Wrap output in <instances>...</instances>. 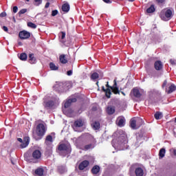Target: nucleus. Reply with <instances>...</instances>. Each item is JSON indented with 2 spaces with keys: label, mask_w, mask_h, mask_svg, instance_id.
I'll list each match as a JSON object with an SVG mask.
<instances>
[{
  "label": "nucleus",
  "mask_w": 176,
  "mask_h": 176,
  "mask_svg": "<svg viewBox=\"0 0 176 176\" xmlns=\"http://www.w3.org/2000/svg\"><path fill=\"white\" fill-rule=\"evenodd\" d=\"M19 36L20 39H28V38L31 36V33H30V32H28L26 30H23L19 32Z\"/></svg>",
  "instance_id": "obj_13"
},
{
  "label": "nucleus",
  "mask_w": 176,
  "mask_h": 176,
  "mask_svg": "<svg viewBox=\"0 0 176 176\" xmlns=\"http://www.w3.org/2000/svg\"><path fill=\"white\" fill-rule=\"evenodd\" d=\"M138 121H139L140 123H142V122H143L142 120L139 119Z\"/></svg>",
  "instance_id": "obj_55"
},
{
  "label": "nucleus",
  "mask_w": 176,
  "mask_h": 176,
  "mask_svg": "<svg viewBox=\"0 0 176 176\" xmlns=\"http://www.w3.org/2000/svg\"><path fill=\"white\" fill-rule=\"evenodd\" d=\"M59 155L60 156H67L69 155L72 152L71 144H60L58 146Z\"/></svg>",
  "instance_id": "obj_4"
},
{
  "label": "nucleus",
  "mask_w": 176,
  "mask_h": 176,
  "mask_svg": "<svg viewBox=\"0 0 176 176\" xmlns=\"http://www.w3.org/2000/svg\"><path fill=\"white\" fill-rule=\"evenodd\" d=\"M17 10H19V8H17V6H14L13 7V12L14 13H17Z\"/></svg>",
  "instance_id": "obj_43"
},
{
  "label": "nucleus",
  "mask_w": 176,
  "mask_h": 176,
  "mask_svg": "<svg viewBox=\"0 0 176 176\" xmlns=\"http://www.w3.org/2000/svg\"><path fill=\"white\" fill-rule=\"evenodd\" d=\"M108 115H113L115 113V107L108 106L107 108Z\"/></svg>",
  "instance_id": "obj_21"
},
{
  "label": "nucleus",
  "mask_w": 176,
  "mask_h": 176,
  "mask_svg": "<svg viewBox=\"0 0 176 176\" xmlns=\"http://www.w3.org/2000/svg\"><path fill=\"white\" fill-rule=\"evenodd\" d=\"M154 66L157 71H160V69H162V68H163V64L162 63V61H160V60H157L155 63Z\"/></svg>",
  "instance_id": "obj_20"
},
{
  "label": "nucleus",
  "mask_w": 176,
  "mask_h": 176,
  "mask_svg": "<svg viewBox=\"0 0 176 176\" xmlns=\"http://www.w3.org/2000/svg\"><path fill=\"white\" fill-rule=\"evenodd\" d=\"M127 142V135L122 133L116 139L112 140V145L117 151H124L129 149Z\"/></svg>",
  "instance_id": "obj_1"
},
{
  "label": "nucleus",
  "mask_w": 176,
  "mask_h": 176,
  "mask_svg": "<svg viewBox=\"0 0 176 176\" xmlns=\"http://www.w3.org/2000/svg\"><path fill=\"white\" fill-rule=\"evenodd\" d=\"M27 1V2H30V0H26Z\"/></svg>",
  "instance_id": "obj_60"
},
{
  "label": "nucleus",
  "mask_w": 176,
  "mask_h": 176,
  "mask_svg": "<svg viewBox=\"0 0 176 176\" xmlns=\"http://www.w3.org/2000/svg\"><path fill=\"white\" fill-rule=\"evenodd\" d=\"M58 14V11L57 10H52V16L54 17V16H57Z\"/></svg>",
  "instance_id": "obj_40"
},
{
  "label": "nucleus",
  "mask_w": 176,
  "mask_h": 176,
  "mask_svg": "<svg viewBox=\"0 0 176 176\" xmlns=\"http://www.w3.org/2000/svg\"><path fill=\"white\" fill-rule=\"evenodd\" d=\"M166 155V148H161L159 152L160 159H163Z\"/></svg>",
  "instance_id": "obj_29"
},
{
  "label": "nucleus",
  "mask_w": 176,
  "mask_h": 176,
  "mask_svg": "<svg viewBox=\"0 0 176 176\" xmlns=\"http://www.w3.org/2000/svg\"><path fill=\"white\" fill-rule=\"evenodd\" d=\"M19 58L22 61H25V60H27V54L26 53L21 54L20 56H19Z\"/></svg>",
  "instance_id": "obj_32"
},
{
  "label": "nucleus",
  "mask_w": 176,
  "mask_h": 176,
  "mask_svg": "<svg viewBox=\"0 0 176 176\" xmlns=\"http://www.w3.org/2000/svg\"><path fill=\"white\" fill-rule=\"evenodd\" d=\"M113 85L112 87L109 86V84H108V82L106 85V87L107 89H105V87H102V91H104L105 96L107 98H111V94H112V92L111 90H112L113 93L114 94H120V91H119V87H118V83L116 82V79L113 80Z\"/></svg>",
  "instance_id": "obj_2"
},
{
  "label": "nucleus",
  "mask_w": 176,
  "mask_h": 176,
  "mask_svg": "<svg viewBox=\"0 0 176 176\" xmlns=\"http://www.w3.org/2000/svg\"><path fill=\"white\" fill-rule=\"evenodd\" d=\"M176 91V86L174 84L170 85L169 87V90L168 91V94H170L173 91Z\"/></svg>",
  "instance_id": "obj_30"
},
{
  "label": "nucleus",
  "mask_w": 176,
  "mask_h": 176,
  "mask_svg": "<svg viewBox=\"0 0 176 176\" xmlns=\"http://www.w3.org/2000/svg\"><path fill=\"white\" fill-rule=\"evenodd\" d=\"M29 144H30V137L26 136L23 138V142H22L20 146L23 149L24 148H27Z\"/></svg>",
  "instance_id": "obj_15"
},
{
  "label": "nucleus",
  "mask_w": 176,
  "mask_h": 176,
  "mask_svg": "<svg viewBox=\"0 0 176 176\" xmlns=\"http://www.w3.org/2000/svg\"><path fill=\"white\" fill-rule=\"evenodd\" d=\"M55 90L58 93H65L67 91V86L63 82H59L55 85Z\"/></svg>",
  "instance_id": "obj_9"
},
{
  "label": "nucleus",
  "mask_w": 176,
  "mask_h": 176,
  "mask_svg": "<svg viewBox=\"0 0 176 176\" xmlns=\"http://www.w3.org/2000/svg\"><path fill=\"white\" fill-rule=\"evenodd\" d=\"M142 138V135L138 133L137 134V141H140Z\"/></svg>",
  "instance_id": "obj_41"
},
{
  "label": "nucleus",
  "mask_w": 176,
  "mask_h": 176,
  "mask_svg": "<svg viewBox=\"0 0 176 176\" xmlns=\"http://www.w3.org/2000/svg\"><path fill=\"white\" fill-rule=\"evenodd\" d=\"M49 6H50V2H47L45 6V9H47V8H49Z\"/></svg>",
  "instance_id": "obj_49"
},
{
  "label": "nucleus",
  "mask_w": 176,
  "mask_h": 176,
  "mask_svg": "<svg viewBox=\"0 0 176 176\" xmlns=\"http://www.w3.org/2000/svg\"><path fill=\"white\" fill-rule=\"evenodd\" d=\"M157 2H158V3H163V2H164V0H157Z\"/></svg>",
  "instance_id": "obj_51"
},
{
  "label": "nucleus",
  "mask_w": 176,
  "mask_h": 176,
  "mask_svg": "<svg viewBox=\"0 0 176 176\" xmlns=\"http://www.w3.org/2000/svg\"><path fill=\"white\" fill-rule=\"evenodd\" d=\"M132 94L135 97V98H141V96L144 94V90L133 88L132 90Z\"/></svg>",
  "instance_id": "obj_12"
},
{
  "label": "nucleus",
  "mask_w": 176,
  "mask_h": 176,
  "mask_svg": "<svg viewBox=\"0 0 176 176\" xmlns=\"http://www.w3.org/2000/svg\"><path fill=\"white\" fill-rule=\"evenodd\" d=\"M130 126L133 130H137L140 127V126H137V121L135 120H131Z\"/></svg>",
  "instance_id": "obj_22"
},
{
  "label": "nucleus",
  "mask_w": 176,
  "mask_h": 176,
  "mask_svg": "<svg viewBox=\"0 0 176 176\" xmlns=\"http://www.w3.org/2000/svg\"><path fill=\"white\" fill-rule=\"evenodd\" d=\"M154 117L157 120H159V119H160V118H162V113L157 111L155 113L154 115Z\"/></svg>",
  "instance_id": "obj_35"
},
{
  "label": "nucleus",
  "mask_w": 176,
  "mask_h": 176,
  "mask_svg": "<svg viewBox=\"0 0 176 176\" xmlns=\"http://www.w3.org/2000/svg\"><path fill=\"white\" fill-rule=\"evenodd\" d=\"M14 23H16V19H14Z\"/></svg>",
  "instance_id": "obj_58"
},
{
  "label": "nucleus",
  "mask_w": 176,
  "mask_h": 176,
  "mask_svg": "<svg viewBox=\"0 0 176 176\" xmlns=\"http://www.w3.org/2000/svg\"><path fill=\"white\" fill-rule=\"evenodd\" d=\"M76 98H70L65 101L64 108L63 109V113H65V115L69 116L71 113H72V110L67 111V109H68V108L71 107L72 102H76Z\"/></svg>",
  "instance_id": "obj_6"
},
{
  "label": "nucleus",
  "mask_w": 176,
  "mask_h": 176,
  "mask_svg": "<svg viewBox=\"0 0 176 176\" xmlns=\"http://www.w3.org/2000/svg\"><path fill=\"white\" fill-rule=\"evenodd\" d=\"M166 86H167V80H164V82L162 85V87L164 88V87H166Z\"/></svg>",
  "instance_id": "obj_50"
},
{
  "label": "nucleus",
  "mask_w": 176,
  "mask_h": 176,
  "mask_svg": "<svg viewBox=\"0 0 176 176\" xmlns=\"http://www.w3.org/2000/svg\"><path fill=\"white\" fill-rule=\"evenodd\" d=\"M100 166L95 165L93 166L91 171L94 175H97V174L100 173Z\"/></svg>",
  "instance_id": "obj_18"
},
{
  "label": "nucleus",
  "mask_w": 176,
  "mask_h": 176,
  "mask_svg": "<svg viewBox=\"0 0 176 176\" xmlns=\"http://www.w3.org/2000/svg\"><path fill=\"white\" fill-rule=\"evenodd\" d=\"M58 171L60 174H64V173H65V171H67V168L64 166H58Z\"/></svg>",
  "instance_id": "obj_28"
},
{
  "label": "nucleus",
  "mask_w": 176,
  "mask_h": 176,
  "mask_svg": "<svg viewBox=\"0 0 176 176\" xmlns=\"http://www.w3.org/2000/svg\"><path fill=\"white\" fill-rule=\"evenodd\" d=\"M17 140H18L19 142L23 143V139H21L20 138H19Z\"/></svg>",
  "instance_id": "obj_52"
},
{
  "label": "nucleus",
  "mask_w": 176,
  "mask_h": 176,
  "mask_svg": "<svg viewBox=\"0 0 176 176\" xmlns=\"http://www.w3.org/2000/svg\"><path fill=\"white\" fill-rule=\"evenodd\" d=\"M87 138H89L91 142H96V139H94V138L91 135L87 134Z\"/></svg>",
  "instance_id": "obj_37"
},
{
  "label": "nucleus",
  "mask_w": 176,
  "mask_h": 176,
  "mask_svg": "<svg viewBox=\"0 0 176 176\" xmlns=\"http://www.w3.org/2000/svg\"><path fill=\"white\" fill-rule=\"evenodd\" d=\"M0 17H6V12H3L0 14Z\"/></svg>",
  "instance_id": "obj_44"
},
{
  "label": "nucleus",
  "mask_w": 176,
  "mask_h": 176,
  "mask_svg": "<svg viewBox=\"0 0 176 176\" xmlns=\"http://www.w3.org/2000/svg\"><path fill=\"white\" fill-rule=\"evenodd\" d=\"M121 93L124 95V96H126V94L123 91H121Z\"/></svg>",
  "instance_id": "obj_57"
},
{
  "label": "nucleus",
  "mask_w": 176,
  "mask_h": 176,
  "mask_svg": "<svg viewBox=\"0 0 176 176\" xmlns=\"http://www.w3.org/2000/svg\"><path fill=\"white\" fill-rule=\"evenodd\" d=\"M89 164H90V162H89L88 160H84L78 165V169L82 171L85 170V168L89 166Z\"/></svg>",
  "instance_id": "obj_16"
},
{
  "label": "nucleus",
  "mask_w": 176,
  "mask_h": 176,
  "mask_svg": "<svg viewBox=\"0 0 176 176\" xmlns=\"http://www.w3.org/2000/svg\"><path fill=\"white\" fill-rule=\"evenodd\" d=\"M62 10L63 12H66V13L69 12V4L68 3H64L62 6Z\"/></svg>",
  "instance_id": "obj_24"
},
{
  "label": "nucleus",
  "mask_w": 176,
  "mask_h": 176,
  "mask_svg": "<svg viewBox=\"0 0 176 176\" xmlns=\"http://www.w3.org/2000/svg\"><path fill=\"white\" fill-rule=\"evenodd\" d=\"M102 1L105 3H112V1H111V0H102Z\"/></svg>",
  "instance_id": "obj_48"
},
{
  "label": "nucleus",
  "mask_w": 176,
  "mask_h": 176,
  "mask_svg": "<svg viewBox=\"0 0 176 176\" xmlns=\"http://www.w3.org/2000/svg\"><path fill=\"white\" fill-rule=\"evenodd\" d=\"M28 27H30V28H36V25L32 22L28 23Z\"/></svg>",
  "instance_id": "obj_36"
},
{
  "label": "nucleus",
  "mask_w": 176,
  "mask_h": 176,
  "mask_svg": "<svg viewBox=\"0 0 176 176\" xmlns=\"http://www.w3.org/2000/svg\"><path fill=\"white\" fill-rule=\"evenodd\" d=\"M116 122H117V124H118V126H119V127H124V124H126V119L123 116L118 117L117 118Z\"/></svg>",
  "instance_id": "obj_14"
},
{
  "label": "nucleus",
  "mask_w": 176,
  "mask_h": 176,
  "mask_svg": "<svg viewBox=\"0 0 176 176\" xmlns=\"http://www.w3.org/2000/svg\"><path fill=\"white\" fill-rule=\"evenodd\" d=\"M94 148V144H89L84 146V151H89V149H93Z\"/></svg>",
  "instance_id": "obj_31"
},
{
  "label": "nucleus",
  "mask_w": 176,
  "mask_h": 176,
  "mask_svg": "<svg viewBox=\"0 0 176 176\" xmlns=\"http://www.w3.org/2000/svg\"><path fill=\"white\" fill-rule=\"evenodd\" d=\"M65 38V32H61V39H64Z\"/></svg>",
  "instance_id": "obj_45"
},
{
  "label": "nucleus",
  "mask_w": 176,
  "mask_h": 176,
  "mask_svg": "<svg viewBox=\"0 0 176 176\" xmlns=\"http://www.w3.org/2000/svg\"><path fill=\"white\" fill-rule=\"evenodd\" d=\"M34 6H39V5H42V0H34Z\"/></svg>",
  "instance_id": "obj_38"
},
{
  "label": "nucleus",
  "mask_w": 176,
  "mask_h": 176,
  "mask_svg": "<svg viewBox=\"0 0 176 176\" xmlns=\"http://www.w3.org/2000/svg\"><path fill=\"white\" fill-rule=\"evenodd\" d=\"M27 10H28L27 8H23L19 12V15L24 14L27 13Z\"/></svg>",
  "instance_id": "obj_39"
},
{
  "label": "nucleus",
  "mask_w": 176,
  "mask_h": 176,
  "mask_svg": "<svg viewBox=\"0 0 176 176\" xmlns=\"http://www.w3.org/2000/svg\"><path fill=\"white\" fill-rule=\"evenodd\" d=\"M25 160L29 163H38V160L42 157V153L39 150H34L32 154V157L26 153L24 155Z\"/></svg>",
  "instance_id": "obj_3"
},
{
  "label": "nucleus",
  "mask_w": 176,
  "mask_h": 176,
  "mask_svg": "<svg viewBox=\"0 0 176 176\" xmlns=\"http://www.w3.org/2000/svg\"><path fill=\"white\" fill-rule=\"evenodd\" d=\"M84 122L82 120H77L74 123V129H76L77 127H82Z\"/></svg>",
  "instance_id": "obj_19"
},
{
  "label": "nucleus",
  "mask_w": 176,
  "mask_h": 176,
  "mask_svg": "<svg viewBox=\"0 0 176 176\" xmlns=\"http://www.w3.org/2000/svg\"><path fill=\"white\" fill-rule=\"evenodd\" d=\"M29 63L30 64H35L36 63V58L34 57V54H29Z\"/></svg>",
  "instance_id": "obj_23"
},
{
  "label": "nucleus",
  "mask_w": 176,
  "mask_h": 176,
  "mask_svg": "<svg viewBox=\"0 0 176 176\" xmlns=\"http://www.w3.org/2000/svg\"><path fill=\"white\" fill-rule=\"evenodd\" d=\"M68 55L61 54L59 56V61L61 64H67L68 63Z\"/></svg>",
  "instance_id": "obj_17"
},
{
  "label": "nucleus",
  "mask_w": 176,
  "mask_h": 176,
  "mask_svg": "<svg viewBox=\"0 0 176 176\" xmlns=\"http://www.w3.org/2000/svg\"><path fill=\"white\" fill-rule=\"evenodd\" d=\"M129 1V2H134V1H135V0H128Z\"/></svg>",
  "instance_id": "obj_56"
},
{
  "label": "nucleus",
  "mask_w": 176,
  "mask_h": 176,
  "mask_svg": "<svg viewBox=\"0 0 176 176\" xmlns=\"http://www.w3.org/2000/svg\"><path fill=\"white\" fill-rule=\"evenodd\" d=\"M50 68L51 71H58V66L56 65L54 63H50Z\"/></svg>",
  "instance_id": "obj_27"
},
{
  "label": "nucleus",
  "mask_w": 176,
  "mask_h": 176,
  "mask_svg": "<svg viewBox=\"0 0 176 176\" xmlns=\"http://www.w3.org/2000/svg\"><path fill=\"white\" fill-rule=\"evenodd\" d=\"M91 127L94 130H99L100 129V122H94L91 124Z\"/></svg>",
  "instance_id": "obj_25"
},
{
  "label": "nucleus",
  "mask_w": 176,
  "mask_h": 176,
  "mask_svg": "<svg viewBox=\"0 0 176 176\" xmlns=\"http://www.w3.org/2000/svg\"><path fill=\"white\" fill-rule=\"evenodd\" d=\"M45 133H46V128H45V125L43 124H38L37 125V135L38 137H43V135H45Z\"/></svg>",
  "instance_id": "obj_10"
},
{
  "label": "nucleus",
  "mask_w": 176,
  "mask_h": 176,
  "mask_svg": "<svg viewBox=\"0 0 176 176\" xmlns=\"http://www.w3.org/2000/svg\"><path fill=\"white\" fill-rule=\"evenodd\" d=\"M18 45H19V46H23V43H21V41H19V42H18Z\"/></svg>",
  "instance_id": "obj_53"
},
{
  "label": "nucleus",
  "mask_w": 176,
  "mask_h": 176,
  "mask_svg": "<svg viewBox=\"0 0 176 176\" xmlns=\"http://www.w3.org/2000/svg\"><path fill=\"white\" fill-rule=\"evenodd\" d=\"M44 171H45V170L43 169V168H38L36 169V170H35V174H36V175L42 176V175H43Z\"/></svg>",
  "instance_id": "obj_26"
},
{
  "label": "nucleus",
  "mask_w": 176,
  "mask_h": 176,
  "mask_svg": "<svg viewBox=\"0 0 176 176\" xmlns=\"http://www.w3.org/2000/svg\"><path fill=\"white\" fill-rule=\"evenodd\" d=\"M98 78L99 75L97 72L92 74L91 76V79H92V80H96V79H98Z\"/></svg>",
  "instance_id": "obj_34"
},
{
  "label": "nucleus",
  "mask_w": 176,
  "mask_h": 176,
  "mask_svg": "<svg viewBox=\"0 0 176 176\" xmlns=\"http://www.w3.org/2000/svg\"><path fill=\"white\" fill-rule=\"evenodd\" d=\"M170 63L172 65H176V60L173 59L170 60Z\"/></svg>",
  "instance_id": "obj_42"
},
{
  "label": "nucleus",
  "mask_w": 176,
  "mask_h": 176,
  "mask_svg": "<svg viewBox=\"0 0 176 176\" xmlns=\"http://www.w3.org/2000/svg\"><path fill=\"white\" fill-rule=\"evenodd\" d=\"M147 13H153L155 12V6L151 5L146 10Z\"/></svg>",
  "instance_id": "obj_33"
},
{
  "label": "nucleus",
  "mask_w": 176,
  "mask_h": 176,
  "mask_svg": "<svg viewBox=\"0 0 176 176\" xmlns=\"http://www.w3.org/2000/svg\"><path fill=\"white\" fill-rule=\"evenodd\" d=\"M136 176H144V170L142 168H135V165H132L130 168V171H134Z\"/></svg>",
  "instance_id": "obj_11"
},
{
  "label": "nucleus",
  "mask_w": 176,
  "mask_h": 176,
  "mask_svg": "<svg viewBox=\"0 0 176 176\" xmlns=\"http://www.w3.org/2000/svg\"><path fill=\"white\" fill-rule=\"evenodd\" d=\"M3 31H5L6 32H8V31H9V29H8V27H6V26H3Z\"/></svg>",
  "instance_id": "obj_47"
},
{
  "label": "nucleus",
  "mask_w": 176,
  "mask_h": 176,
  "mask_svg": "<svg viewBox=\"0 0 176 176\" xmlns=\"http://www.w3.org/2000/svg\"><path fill=\"white\" fill-rule=\"evenodd\" d=\"M68 76H71L72 75V70H69L67 72Z\"/></svg>",
  "instance_id": "obj_46"
},
{
  "label": "nucleus",
  "mask_w": 176,
  "mask_h": 176,
  "mask_svg": "<svg viewBox=\"0 0 176 176\" xmlns=\"http://www.w3.org/2000/svg\"><path fill=\"white\" fill-rule=\"evenodd\" d=\"M160 16L164 21H168V20H171V17H173V10L168 9L166 10L164 16L161 14Z\"/></svg>",
  "instance_id": "obj_8"
},
{
  "label": "nucleus",
  "mask_w": 176,
  "mask_h": 176,
  "mask_svg": "<svg viewBox=\"0 0 176 176\" xmlns=\"http://www.w3.org/2000/svg\"><path fill=\"white\" fill-rule=\"evenodd\" d=\"M97 86H98V82H96Z\"/></svg>",
  "instance_id": "obj_59"
},
{
  "label": "nucleus",
  "mask_w": 176,
  "mask_h": 176,
  "mask_svg": "<svg viewBox=\"0 0 176 176\" xmlns=\"http://www.w3.org/2000/svg\"><path fill=\"white\" fill-rule=\"evenodd\" d=\"M43 100V105L47 109H52L54 107H56V98L45 96Z\"/></svg>",
  "instance_id": "obj_5"
},
{
  "label": "nucleus",
  "mask_w": 176,
  "mask_h": 176,
  "mask_svg": "<svg viewBox=\"0 0 176 176\" xmlns=\"http://www.w3.org/2000/svg\"><path fill=\"white\" fill-rule=\"evenodd\" d=\"M45 144L47 145V151L48 153L51 155L52 149H53V136L47 135L45 138Z\"/></svg>",
  "instance_id": "obj_7"
},
{
  "label": "nucleus",
  "mask_w": 176,
  "mask_h": 176,
  "mask_svg": "<svg viewBox=\"0 0 176 176\" xmlns=\"http://www.w3.org/2000/svg\"><path fill=\"white\" fill-rule=\"evenodd\" d=\"M173 155H174L175 156H176V150H175V149L173 150Z\"/></svg>",
  "instance_id": "obj_54"
}]
</instances>
